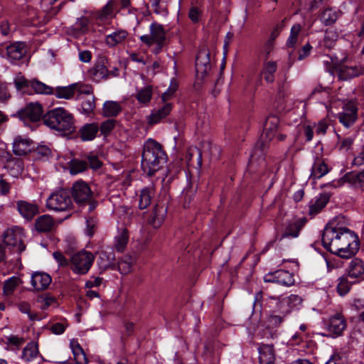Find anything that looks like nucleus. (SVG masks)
I'll return each mask as SVG.
<instances>
[{"label":"nucleus","instance_id":"obj_48","mask_svg":"<svg viewBox=\"0 0 364 364\" xmlns=\"http://www.w3.org/2000/svg\"><path fill=\"white\" fill-rule=\"evenodd\" d=\"M108 70L105 65V62L102 61L97 63L93 68V75L99 78L102 79L107 76Z\"/></svg>","mask_w":364,"mask_h":364},{"label":"nucleus","instance_id":"obj_62","mask_svg":"<svg viewBox=\"0 0 364 364\" xmlns=\"http://www.w3.org/2000/svg\"><path fill=\"white\" fill-rule=\"evenodd\" d=\"M200 15V12L196 7H192L188 13L189 18L194 22H197L198 21Z\"/></svg>","mask_w":364,"mask_h":364},{"label":"nucleus","instance_id":"obj_28","mask_svg":"<svg viewBox=\"0 0 364 364\" xmlns=\"http://www.w3.org/2000/svg\"><path fill=\"white\" fill-rule=\"evenodd\" d=\"M357 276L358 274H346V276L343 275L339 278L337 290L341 296L346 294L350 290L353 282L348 281V278L355 279Z\"/></svg>","mask_w":364,"mask_h":364},{"label":"nucleus","instance_id":"obj_3","mask_svg":"<svg viewBox=\"0 0 364 364\" xmlns=\"http://www.w3.org/2000/svg\"><path fill=\"white\" fill-rule=\"evenodd\" d=\"M44 124L63 133H72L75 131L74 117L64 108H55L46 112L43 117Z\"/></svg>","mask_w":364,"mask_h":364},{"label":"nucleus","instance_id":"obj_33","mask_svg":"<svg viewBox=\"0 0 364 364\" xmlns=\"http://www.w3.org/2000/svg\"><path fill=\"white\" fill-rule=\"evenodd\" d=\"M75 85L73 84L68 87H57L55 91V95L58 98H64V99H71L73 97L75 89Z\"/></svg>","mask_w":364,"mask_h":364},{"label":"nucleus","instance_id":"obj_52","mask_svg":"<svg viewBox=\"0 0 364 364\" xmlns=\"http://www.w3.org/2000/svg\"><path fill=\"white\" fill-rule=\"evenodd\" d=\"M294 282L295 280L293 278L292 274H278L277 283L280 285L290 287L293 285Z\"/></svg>","mask_w":364,"mask_h":364},{"label":"nucleus","instance_id":"obj_42","mask_svg":"<svg viewBox=\"0 0 364 364\" xmlns=\"http://www.w3.org/2000/svg\"><path fill=\"white\" fill-rule=\"evenodd\" d=\"M152 96V87L147 86L141 89L136 95V98L141 103H147L150 101Z\"/></svg>","mask_w":364,"mask_h":364},{"label":"nucleus","instance_id":"obj_29","mask_svg":"<svg viewBox=\"0 0 364 364\" xmlns=\"http://www.w3.org/2000/svg\"><path fill=\"white\" fill-rule=\"evenodd\" d=\"M122 110L121 105L114 101H107L102 108V113L105 117H115Z\"/></svg>","mask_w":364,"mask_h":364},{"label":"nucleus","instance_id":"obj_58","mask_svg":"<svg viewBox=\"0 0 364 364\" xmlns=\"http://www.w3.org/2000/svg\"><path fill=\"white\" fill-rule=\"evenodd\" d=\"M311 48L312 47L309 43L304 45L299 52V60H303L309 56Z\"/></svg>","mask_w":364,"mask_h":364},{"label":"nucleus","instance_id":"obj_15","mask_svg":"<svg viewBox=\"0 0 364 364\" xmlns=\"http://www.w3.org/2000/svg\"><path fill=\"white\" fill-rule=\"evenodd\" d=\"M26 44L23 42H16L6 47V56L11 60H19L26 54Z\"/></svg>","mask_w":364,"mask_h":364},{"label":"nucleus","instance_id":"obj_24","mask_svg":"<svg viewBox=\"0 0 364 364\" xmlns=\"http://www.w3.org/2000/svg\"><path fill=\"white\" fill-rule=\"evenodd\" d=\"M31 141L16 138L14 142L13 151L16 155L25 156L31 151Z\"/></svg>","mask_w":364,"mask_h":364},{"label":"nucleus","instance_id":"obj_27","mask_svg":"<svg viewBox=\"0 0 364 364\" xmlns=\"http://www.w3.org/2000/svg\"><path fill=\"white\" fill-rule=\"evenodd\" d=\"M99 131L98 126L95 123L87 124L80 130L81 139L83 141H90L95 138Z\"/></svg>","mask_w":364,"mask_h":364},{"label":"nucleus","instance_id":"obj_37","mask_svg":"<svg viewBox=\"0 0 364 364\" xmlns=\"http://www.w3.org/2000/svg\"><path fill=\"white\" fill-rule=\"evenodd\" d=\"M347 270L348 273H364V262L354 258L349 262Z\"/></svg>","mask_w":364,"mask_h":364},{"label":"nucleus","instance_id":"obj_11","mask_svg":"<svg viewBox=\"0 0 364 364\" xmlns=\"http://www.w3.org/2000/svg\"><path fill=\"white\" fill-rule=\"evenodd\" d=\"M211 69L210 53L203 48L199 50L196 59V70L198 80H203Z\"/></svg>","mask_w":364,"mask_h":364},{"label":"nucleus","instance_id":"obj_59","mask_svg":"<svg viewBox=\"0 0 364 364\" xmlns=\"http://www.w3.org/2000/svg\"><path fill=\"white\" fill-rule=\"evenodd\" d=\"M102 282V279L99 277H92L89 281L85 283L87 288H92L94 287L100 286Z\"/></svg>","mask_w":364,"mask_h":364},{"label":"nucleus","instance_id":"obj_63","mask_svg":"<svg viewBox=\"0 0 364 364\" xmlns=\"http://www.w3.org/2000/svg\"><path fill=\"white\" fill-rule=\"evenodd\" d=\"M65 330V327L63 324L57 323L52 326L51 331L57 335L63 333Z\"/></svg>","mask_w":364,"mask_h":364},{"label":"nucleus","instance_id":"obj_21","mask_svg":"<svg viewBox=\"0 0 364 364\" xmlns=\"http://www.w3.org/2000/svg\"><path fill=\"white\" fill-rule=\"evenodd\" d=\"M306 218H300L288 224L282 233V238L287 237H296L299 235V231L305 224Z\"/></svg>","mask_w":364,"mask_h":364},{"label":"nucleus","instance_id":"obj_31","mask_svg":"<svg viewBox=\"0 0 364 364\" xmlns=\"http://www.w3.org/2000/svg\"><path fill=\"white\" fill-rule=\"evenodd\" d=\"M77 99L82 102V108L85 114L92 113L95 108V97L92 95L77 96Z\"/></svg>","mask_w":364,"mask_h":364},{"label":"nucleus","instance_id":"obj_2","mask_svg":"<svg viewBox=\"0 0 364 364\" xmlns=\"http://www.w3.org/2000/svg\"><path fill=\"white\" fill-rule=\"evenodd\" d=\"M167 156L162 146L154 139H149L144 145L141 168L149 176L161 168L166 163Z\"/></svg>","mask_w":364,"mask_h":364},{"label":"nucleus","instance_id":"obj_14","mask_svg":"<svg viewBox=\"0 0 364 364\" xmlns=\"http://www.w3.org/2000/svg\"><path fill=\"white\" fill-rule=\"evenodd\" d=\"M346 328V321L341 314L331 316L326 325V329L331 336L336 337L343 333Z\"/></svg>","mask_w":364,"mask_h":364},{"label":"nucleus","instance_id":"obj_22","mask_svg":"<svg viewBox=\"0 0 364 364\" xmlns=\"http://www.w3.org/2000/svg\"><path fill=\"white\" fill-rule=\"evenodd\" d=\"M55 225L53 218L48 215L38 217L35 223L36 229L40 232H50Z\"/></svg>","mask_w":364,"mask_h":364},{"label":"nucleus","instance_id":"obj_45","mask_svg":"<svg viewBox=\"0 0 364 364\" xmlns=\"http://www.w3.org/2000/svg\"><path fill=\"white\" fill-rule=\"evenodd\" d=\"M87 163L85 161L74 159L70 162V173L77 174L85 171L87 168Z\"/></svg>","mask_w":364,"mask_h":364},{"label":"nucleus","instance_id":"obj_64","mask_svg":"<svg viewBox=\"0 0 364 364\" xmlns=\"http://www.w3.org/2000/svg\"><path fill=\"white\" fill-rule=\"evenodd\" d=\"M344 361L338 354H333L326 364H343Z\"/></svg>","mask_w":364,"mask_h":364},{"label":"nucleus","instance_id":"obj_57","mask_svg":"<svg viewBox=\"0 0 364 364\" xmlns=\"http://www.w3.org/2000/svg\"><path fill=\"white\" fill-rule=\"evenodd\" d=\"M277 70V63L274 61H267L264 63L262 73L273 74Z\"/></svg>","mask_w":364,"mask_h":364},{"label":"nucleus","instance_id":"obj_60","mask_svg":"<svg viewBox=\"0 0 364 364\" xmlns=\"http://www.w3.org/2000/svg\"><path fill=\"white\" fill-rule=\"evenodd\" d=\"M177 88L176 83H172L170 88L164 93L162 94L161 98L164 102L167 101L169 97L175 92Z\"/></svg>","mask_w":364,"mask_h":364},{"label":"nucleus","instance_id":"obj_23","mask_svg":"<svg viewBox=\"0 0 364 364\" xmlns=\"http://www.w3.org/2000/svg\"><path fill=\"white\" fill-rule=\"evenodd\" d=\"M343 180L355 188L364 189V170L359 173H347L343 176Z\"/></svg>","mask_w":364,"mask_h":364},{"label":"nucleus","instance_id":"obj_13","mask_svg":"<svg viewBox=\"0 0 364 364\" xmlns=\"http://www.w3.org/2000/svg\"><path fill=\"white\" fill-rule=\"evenodd\" d=\"M43 107L38 102H31L18 112L21 119L37 122L43 119Z\"/></svg>","mask_w":364,"mask_h":364},{"label":"nucleus","instance_id":"obj_6","mask_svg":"<svg viewBox=\"0 0 364 364\" xmlns=\"http://www.w3.org/2000/svg\"><path fill=\"white\" fill-rule=\"evenodd\" d=\"M65 255L70 257V264L73 269L80 273H87L92 265L95 255L88 251L81 250L73 254L70 250H65Z\"/></svg>","mask_w":364,"mask_h":364},{"label":"nucleus","instance_id":"obj_50","mask_svg":"<svg viewBox=\"0 0 364 364\" xmlns=\"http://www.w3.org/2000/svg\"><path fill=\"white\" fill-rule=\"evenodd\" d=\"M338 38L337 33L332 31L328 30L323 39V45L327 48H331L334 46Z\"/></svg>","mask_w":364,"mask_h":364},{"label":"nucleus","instance_id":"obj_49","mask_svg":"<svg viewBox=\"0 0 364 364\" xmlns=\"http://www.w3.org/2000/svg\"><path fill=\"white\" fill-rule=\"evenodd\" d=\"M301 27L299 24H295L291 29L290 36L287 42V46L289 48L294 47L296 42L298 36L301 31Z\"/></svg>","mask_w":364,"mask_h":364},{"label":"nucleus","instance_id":"obj_61","mask_svg":"<svg viewBox=\"0 0 364 364\" xmlns=\"http://www.w3.org/2000/svg\"><path fill=\"white\" fill-rule=\"evenodd\" d=\"M10 97L6 86L0 82V102H5Z\"/></svg>","mask_w":364,"mask_h":364},{"label":"nucleus","instance_id":"obj_1","mask_svg":"<svg viewBox=\"0 0 364 364\" xmlns=\"http://www.w3.org/2000/svg\"><path fill=\"white\" fill-rule=\"evenodd\" d=\"M322 242L331 253L341 257L348 258L358 250L355 235L346 228L337 227L335 222H330L325 228Z\"/></svg>","mask_w":364,"mask_h":364},{"label":"nucleus","instance_id":"obj_56","mask_svg":"<svg viewBox=\"0 0 364 364\" xmlns=\"http://www.w3.org/2000/svg\"><path fill=\"white\" fill-rule=\"evenodd\" d=\"M279 33V32L277 29H275L272 32V33L270 35V38L268 40V41L267 42L265 47H264V50H265L267 55H268L272 50L273 42L275 40V38L278 36Z\"/></svg>","mask_w":364,"mask_h":364},{"label":"nucleus","instance_id":"obj_55","mask_svg":"<svg viewBox=\"0 0 364 364\" xmlns=\"http://www.w3.org/2000/svg\"><path fill=\"white\" fill-rule=\"evenodd\" d=\"M53 256L58 262L59 267H66L70 263V259H68L61 252H55Z\"/></svg>","mask_w":364,"mask_h":364},{"label":"nucleus","instance_id":"obj_47","mask_svg":"<svg viewBox=\"0 0 364 364\" xmlns=\"http://www.w3.org/2000/svg\"><path fill=\"white\" fill-rule=\"evenodd\" d=\"M21 282L20 278L17 276H13L8 279L4 287V292L6 295L11 294L15 287Z\"/></svg>","mask_w":364,"mask_h":364},{"label":"nucleus","instance_id":"obj_36","mask_svg":"<svg viewBox=\"0 0 364 364\" xmlns=\"http://www.w3.org/2000/svg\"><path fill=\"white\" fill-rule=\"evenodd\" d=\"M152 193V190L149 188H144L141 191L139 203V208L141 209H144L150 205Z\"/></svg>","mask_w":364,"mask_h":364},{"label":"nucleus","instance_id":"obj_54","mask_svg":"<svg viewBox=\"0 0 364 364\" xmlns=\"http://www.w3.org/2000/svg\"><path fill=\"white\" fill-rule=\"evenodd\" d=\"M14 83L18 90H22L31 86V81L27 80L23 76L16 77Z\"/></svg>","mask_w":364,"mask_h":364},{"label":"nucleus","instance_id":"obj_7","mask_svg":"<svg viewBox=\"0 0 364 364\" xmlns=\"http://www.w3.org/2000/svg\"><path fill=\"white\" fill-rule=\"evenodd\" d=\"M46 206L48 208L55 211L70 210L73 207V200L70 191L62 189L53 193L48 198Z\"/></svg>","mask_w":364,"mask_h":364},{"label":"nucleus","instance_id":"obj_25","mask_svg":"<svg viewBox=\"0 0 364 364\" xmlns=\"http://www.w3.org/2000/svg\"><path fill=\"white\" fill-rule=\"evenodd\" d=\"M70 347L73 352L76 364H87L88 360L77 340L72 339L70 341Z\"/></svg>","mask_w":364,"mask_h":364},{"label":"nucleus","instance_id":"obj_30","mask_svg":"<svg viewBox=\"0 0 364 364\" xmlns=\"http://www.w3.org/2000/svg\"><path fill=\"white\" fill-rule=\"evenodd\" d=\"M171 110V105L166 103L164 107L155 112H153L149 117V124H154L159 122L161 119L166 117Z\"/></svg>","mask_w":364,"mask_h":364},{"label":"nucleus","instance_id":"obj_44","mask_svg":"<svg viewBox=\"0 0 364 364\" xmlns=\"http://www.w3.org/2000/svg\"><path fill=\"white\" fill-rule=\"evenodd\" d=\"M193 158L196 159L198 164L200 166L202 164V154L200 150L196 146L191 147L188 150L186 159L188 164L192 162Z\"/></svg>","mask_w":364,"mask_h":364},{"label":"nucleus","instance_id":"obj_8","mask_svg":"<svg viewBox=\"0 0 364 364\" xmlns=\"http://www.w3.org/2000/svg\"><path fill=\"white\" fill-rule=\"evenodd\" d=\"M140 39L148 46L156 43V48L154 53L157 54L165 44L166 40V31L162 25L154 23L150 26V34L142 36Z\"/></svg>","mask_w":364,"mask_h":364},{"label":"nucleus","instance_id":"obj_40","mask_svg":"<svg viewBox=\"0 0 364 364\" xmlns=\"http://www.w3.org/2000/svg\"><path fill=\"white\" fill-rule=\"evenodd\" d=\"M337 17L338 16L336 11H333L331 9H326L322 12L321 20L326 25H330L336 22Z\"/></svg>","mask_w":364,"mask_h":364},{"label":"nucleus","instance_id":"obj_18","mask_svg":"<svg viewBox=\"0 0 364 364\" xmlns=\"http://www.w3.org/2000/svg\"><path fill=\"white\" fill-rule=\"evenodd\" d=\"M363 70L360 66H341L338 71V77L341 80H348L353 77H358L363 73Z\"/></svg>","mask_w":364,"mask_h":364},{"label":"nucleus","instance_id":"obj_41","mask_svg":"<svg viewBox=\"0 0 364 364\" xmlns=\"http://www.w3.org/2000/svg\"><path fill=\"white\" fill-rule=\"evenodd\" d=\"M90 20L85 16H82L77 19L75 24L73 26V31L79 32L80 33H85L88 31V24Z\"/></svg>","mask_w":364,"mask_h":364},{"label":"nucleus","instance_id":"obj_19","mask_svg":"<svg viewBox=\"0 0 364 364\" xmlns=\"http://www.w3.org/2000/svg\"><path fill=\"white\" fill-rule=\"evenodd\" d=\"M166 213L165 207L156 205L150 215L149 223L156 228L160 227L164 220Z\"/></svg>","mask_w":364,"mask_h":364},{"label":"nucleus","instance_id":"obj_38","mask_svg":"<svg viewBox=\"0 0 364 364\" xmlns=\"http://www.w3.org/2000/svg\"><path fill=\"white\" fill-rule=\"evenodd\" d=\"M328 201V197L326 195L321 196L314 203L310 206L309 213L311 215L317 214Z\"/></svg>","mask_w":364,"mask_h":364},{"label":"nucleus","instance_id":"obj_17","mask_svg":"<svg viewBox=\"0 0 364 364\" xmlns=\"http://www.w3.org/2000/svg\"><path fill=\"white\" fill-rule=\"evenodd\" d=\"M260 364H274L275 355L272 345L263 344L258 348Z\"/></svg>","mask_w":364,"mask_h":364},{"label":"nucleus","instance_id":"obj_34","mask_svg":"<svg viewBox=\"0 0 364 364\" xmlns=\"http://www.w3.org/2000/svg\"><path fill=\"white\" fill-rule=\"evenodd\" d=\"M31 87L36 93L51 94L53 92V89L51 87L37 80H31Z\"/></svg>","mask_w":364,"mask_h":364},{"label":"nucleus","instance_id":"obj_16","mask_svg":"<svg viewBox=\"0 0 364 364\" xmlns=\"http://www.w3.org/2000/svg\"><path fill=\"white\" fill-rule=\"evenodd\" d=\"M17 210L26 219L31 220L38 212V206L26 200H18L16 203Z\"/></svg>","mask_w":364,"mask_h":364},{"label":"nucleus","instance_id":"obj_53","mask_svg":"<svg viewBox=\"0 0 364 364\" xmlns=\"http://www.w3.org/2000/svg\"><path fill=\"white\" fill-rule=\"evenodd\" d=\"M116 120L113 119L105 121L100 126L101 133L104 135H107L114 128Z\"/></svg>","mask_w":364,"mask_h":364},{"label":"nucleus","instance_id":"obj_43","mask_svg":"<svg viewBox=\"0 0 364 364\" xmlns=\"http://www.w3.org/2000/svg\"><path fill=\"white\" fill-rule=\"evenodd\" d=\"M127 32L124 31L114 33L112 35H109L107 37L106 42L108 45L114 46L122 41L127 37Z\"/></svg>","mask_w":364,"mask_h":364},{"label":"nucleus","instance_id":"obj_9","mask_svg":"<svg viewBox=\"0 0 364 364\" xmlns=\"http://www.w3.org/2000/svg\"><path fill=\"white\" fill-rule=\"evenodd\" d=\"M279 124V119L276 115H269L264 124V131L262 134V139L259 141L256 148L263 151L267 146V142L271 141L275 136V133Z\"/></svg>","mask_w":364,"mask_h":364},{"label":"nucleus","instance_id":"obj_51","mask_svg":"<svg viewBox=\"0 0 364 364\" xmlns=\"http://www.w3.org/2000/svg\"><path fill=\"white\" fill-rule=\"evenodd\" d=\"M75 85L76 86L75 87V91L79 92L78 96H87L93 95V88L91 85L79 83H75Z\"/></svg>","mask_w":364,"mask_h":364},{"label":"nucleus","instance_id":"obj_35","mask_svg":"<svg viewBox=\"0 0 364 364\" xmlns=\"http://www.w3.org/2000/svg\"><path fill=\"white\" fill-rule=\"evenodd\" d=\"M129 240L128 232L123 229L119 236L116 237L115 248L118 252H123L127 247Z\"/></svg>","mask_w":364,"mask_h":364},{"label":"nucleus","instance_id":"obj_39","mask_svg":"<svg viewBox=\"0 0 364 364\" xmlns=\"http://www.w3.org/2000/svg\"><path fill=\"white\" fill-rule=\"evenodd\" d=\"M7 167L11 170V174L17 176L23 172V161L18 159H12L8 161Z\"/></svg>","mask_w":364,"mask_h":364},{"label":"nucleus","instance_id":"obj_12","mask_svg":"<svg viewBox=\"0 0 364 364\" xmlns=\"http://www.w3.org/2000/svg\"><path fill=\"white\" fill-rule=\"evenodd\" d=\"M358 117V108L355 103L349 101L343 107V112L338 114L339 122L346 127H350Z\"/></svg>","mask_w":364,"mask_h":364},{"label":"nucleus","instance_id":"obj_10","mask_svg":"<svg viewBox=\"0 0 364 364\" xmlns=\"http://www.w3.org/2000/svg\"><path fill=\"white\" fill-rule=\"evenodd\" d=\"M4 243L7 247H11L13 251L21 252L26 245L23 241V229L8 230L4 234Z\"/></svg>","mask_w":364,"mask_h":364},{"label":"nucleus","instance_id":"obj_20","mask_svg":"<svg viewBox=\"0 0 364 364\" xmlns=\"http://www.w3.org/2000/svg\"><path fill=\"white\" fill-rule=\"evenodd\" d=\"M51 282L52 279L50 274H31V284L37 291L46 289Z\"/></svg>","mask_w":364,"mask_h":364},{"label":"nucleus","instance_id":"obj_5","mask_svg":"<svg viewBox=\"0 0 364 364\" xmlns=\"http://www.w3.org/2000/svg\"><path fill=\"white\" fill-rule=\"evenodd\" d=\"M70 193L73 200L78 205L83 206L88 204L90 211L95 208V204L92 200V192L87 183L82 181L74 183Z\"/></svg>","mask_w":364,"mask_h":364},{"label":"nucleus","instance_id":"obj_4","mask_svg":"<svg viewBox=\"0 0 364 364\" xmlns=\"http://www.w3.org/2000/svg\"><path fill=\"white\" fill-rule=\"evenodd\" d=\"M301 303V298L294 294L281 297L269 296L266 299V305L270 309L284 315L294 309H298Z\"/></svg>","mask_w":364,"mask_h":364},{"label":"nucleus","instance_id":"obj_26","mask_svg":"<svg viewBox=\"0 0 364 364\" xmlns=\"http://www.w3.org/2000/svg\"><path fill=\"white\" fill-rule=\"evenodd\" d=\"M38 355V344L36 342H30L23 349L21 358L26 362H30L37 358Z\"/></svg>","mask_w":364,"mask_h":364},{"label":"nucleus","instance_id":"obj_32","mask_svg":"<svg viewBox=\"0 0 364 364\" xmlns=\"http://www.w3.org/2000/svg\"><path fill=\"white\" fill-rule=\"evenodd\" d=\"M328 171L326 164L320 160L316 161L312 167L311 178L313 179L320 178Z\"/></svg>","mask_w":364,"mask_h":364},{"label":"nucleus","instance_id":"obj_46","mask_svg":"<svg viewBox=\"0 0 364 364\" xmlns=\"http://www.w3.org/2000/svg\"><path fill=\"white\" fill-rule=\"evenodd\" d=\"M114 1H109L98 13V18L100 20H105L112 16L114 11Z\"/></svg>","mask_w":364,"mask_h":364}]
</instances>
